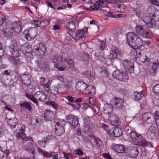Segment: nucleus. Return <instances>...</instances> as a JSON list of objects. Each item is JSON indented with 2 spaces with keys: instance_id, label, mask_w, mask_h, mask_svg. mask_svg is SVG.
Returning <instances> with one entry per match:
<instances>
[{
  "instance_id": "nucleus-1",
  "label": "nucleus",
  "mask_w": 159,
  "mask_h": 159,
  "mask_svg": "<svg viewBox=\"0 0 159 159\" xmlns=\"http://www.w3.org/2000/svg\"><path fill=\"white\" fill-rule=\"evenodd\" d=\"M21 24L20 21L12 23L9 27L5 29L4 32L8 36L14 35L21 31Z\"/></svg>"
},
{
  "instance_id": "nucleus-2",
  "label": "nucleus",
  "mask_w": 159,
  "mask_h": 159,
  "mask_svg": "<svg viewBox=\"0 0 159 159\" xmlns=\"http://www.w3.org/2000/svg\"><path fill=\"white\" fill-rule=\"evenodd\" d=\"M26 96L35 103H38V100L40 102H44L46 99L45 94L41 91L37 92L34 96L27 93Z\"/></svg>"
},
{
  "instance_id": "nucleus-3",
  "label": "nucleus",
  "mask_w": 159,
  "mask_h": 159,
  "mask_svg": "<svg viewBox=\"0 0 159 159\" xmlns=\"http://www.w3.org/2000/svg\"><path fill=\"white\" fill-rule=\"evenodd\" d=\"M129 135L135 145L142 146L145 139L141 134H137L136 132L133 131L129 133Z\"/></svg>"
},
{
  "instance_id": "nucleus-4",
  "label": "nucleus",
  "mask_w": 159,
  "mask_h": 159,
  "mask_svg": "<svg viewBox=\"0 0 159 159\" xmlns=\"http://www.w3.org/2000/svg\"><path fill=\"white\" fill-rule=\"evenodd\" d=\"M110 103L115 108L120 109L123 106L124 101L121 99L115 98L111 99Z\"/></svg>"
},
{
  "instance_id": "nucleus-5",
  "label": "nucleus",
  "mask_w": 159,
  "mask_h": 159,
  "mask_svg": "<svg viewBox=\"0 0 159 159\" xmlns=\"http://www.w3.org/2000/svg\"><path fill=\"white\" fill-rule=\"evenodd\" d=\"M135 39V40L133 41L130 47L134 49H143L144 45L143 41L141 38L137 35Z\"/></svg>"
},
{
  "instance_id": "nucleus-6",
  "label": "nucleus",
  "mask_w": 159,
  "mask_h": 159,
  "mask_svg": "<svg viewBox=\"0 0 159 159\" xmlns=\"http://www.w3.org/2000/svg\"><path fill=\"white\" fill-rule=\"evenodd\" d=\"M34 50L36 54L41 56H44L47 51L45 46L41 43H38L35 46Z\"/></svg>"
},
{
  "instance_id": "nucleus-7",
  "label": "nucleus",
  "mask_w": 159,
  "mask_h": 159,
  "mask_svg": "<svg viewBox=\"0 0 159 159\" xmlns=\"http://www.w3.org/2000/svg\"><path fill=\"white\" fill-rule=\"evenodd\" d=\"M37 150L40 154L43 155V156L46 158H50L52 156V159H58V154L55 152H52L50 153H48L47 152L39 148H37Z\"/></svg>"
},
{
  "instance_id": "nucleus-8",
  "label": "nucleus",
  "mask_w": 159,
  "mask_h": 159,
  "mask_svg": "<svg viewBox=\"0 0 159 159\" xmlns=\"http://www.w3.org/2000/svg\"><path fill=\"white\" fill-rule=\"evenodd\" d=\"M68 122L74 127H76L78 125L79 121L77 118L73 115H69L66 117Z\"/></svg>"
},
{
  "instance_id": "nucleus-9",
  "label": "nucleus",
  "mask_w": 159,
  "mask_h": 159,
  "mask_svg": "<svg viewBox=\"0 0 159 159\" xmlns=\"http://www.w3.org/2000/svg\"><path fill=\"white\" fill-rule=\"evenodd\" d=\"M25 150L29 152H31L33 154L32 159H35L34 156L35 153V148L34 144L31 142H28L27 143L25 146Z\"/></svg>"
},
{
  "instance_id": "nucleus-10",
  "label": "nucleus",
  "mask_w": 159,
  "mask_h": 159,
  "mask_svg": "<svg viewBox=\"0 0 159 159\" xmlns=\"http://www.w3.org/2000/svg\"><path fill=\"white\" fill-rule=\"evenodd\" d=\"M22 83L27 86L29 85L31 82V75L29 74L24 73L20 75Z\"/></svg>"
},
{
  "instance_id": "nucleus-11",
  "label": "nucleus",
  "mask_w": 159,
  "mask_h": 159,
  "mask_svg": "<svg viewBox=\"0 0 159 159\" xmlns=\"http://www.w3.org/2000/svg\"><path fill=\"white\" fill-rule=\"evenodd\" d=\"M135 52L136 55L134 56L135 58H139L141 62L144 63L146 62H149L150 61L151 59L144 53L139 52L137 53L136 51Z\"/></svg>"
},
{
  "instance_id": "nucleus-12",
  "label": "nucleus",
  "mask_w": 159,
  "mask_h": 159,
  "mask_svg": "<svg viewBox=\"0 0 159 159\" xmlns=\"http://www.w3.org/2000/svg\"><path fill=\"white\" fill-rule=\"evenodd\" d=\"M75 23V21H71L65 25V26L69 31L68 34L72 38L74 37V36H73V33L75 30L76 26Z\"/></svg>"
},
{
  "instance_id": "nucleus-13",
  "label": "nucleus",
  "mask_w": 159,
  "mask_h": 159,
  "mask_svg": "<svg viewBox=\"0 0 159 159\" xmlns=\"http://www.w3.org/2000/svg\"><path fill=\"white\" fill-rule=\"evenodd\" d=\"M108 120L111 122V124L114 126H119L120 124V119L115 114L109 115Z\"/></svg>"
},
{
  "instance_id": "nucleus-14",
  "label": "nucleus",
  "mask_w": 159,
  "mask_h": 159,
  "mask_svg": "<svg viewBox=\"0 0 159 159\" xmlns=\"http://www.w3.org/2000/svg\"><path fill=\"white\" fill-rule=\"evenodd\" d=\"M142 117L143 121L147 124H151L154 120L153 117L150 113H145L143 115Z\"/></svg>"
},
{
  "instance_id": "nucleus-15",
  "label": "nucleus",
  "mask_w": 159,
  "mask_h": 159,
  "mask_svg": "<svg viewBox=\"0 0 159 159\" xmlns=\"http://www.w3.org/2000/svg\"><path fill=\"white\" fill-rule=\"evenodd\" d=\"M112 149L118 153H123L125 151V148L122 145L113 144L111 146Z\"/></svg>"
},
{
  "instance_id": "nucleus-16",
  "label": "nucleus",
  "mask_w": 159,
  "mask_h": 159,
  "mask_svg": "<svg viewBox=\"0 0 159 159\" xmlns=\"http://www.w3.org/2000/svg\"><path fill=\"white\" fill-rule=\"evenodd\" d=\"M55 132L58 136H61L65 132L64 127L61 125L59 122H57L55 125Z\"/></svg>"
},
{
  "instance_id": "nucleus-17",
  "label": "nucleus",
  "mask_w": 159,
  "mask_h": 159,
  "mask_svg": "<svg viewBox=\"0 0 159 159\" xmlns=\"http://www.w3.org/2000/svg\"><path fill=\"white\" fill-rule=\"evenodd\" d=\"M44 117L46 121H52L54 118V114L52 111L47 110L44 111Z\"/></svg>"
},
{
  "instance_id": "nucleus-18",
  "label": "nucleus",
  "mask_w": 159,
  "mask_h": 159,
  "mask_svg": "<svg viewBox=\"0 0 159 159\" xmlns=\"http://www.w3.org/2000/svg\"><path fill=\"white\" fill-rule=\"evenodd\" d=\"M136 36V35L132 32L129 33L127 34L126 40L130 47L131 46L134 41V39H135Z\"/></svg>"
},
{
  "instance_id": "nucleus-19",
  "label": "nucleus",
  "mask_w": 159,
  "mask_h": 159,
  "mask_svg": "<svg viewBox=\"0 0 159 159\" xmlns=\"http://www.w3.org/2000/svg\"><path fill=\"white\" fill-rule=\"evenodd\" d=\"M87 87V84L83 81L77 82L75 86L76 89L80 92L86 89Z\"/></svg>"
},
{
  "instance_id": "nucleus-20",
  "label": "nucleus",
  "mask_w": 159,
  "mask_h": 159,
  "mask_svg": "<svg viewBox=\"0 0 159 159\" xmlns=\"http://www.w3.org/2000/svg\"><path fill=\"white\" fill-rule=\"evenodd\" d=\"M119 53L120 51L118 49L116 48L113 47L110 52L109 58L112 60L113 59L116 58Z\"/></svg>"
},
{
  "instance_id": "nucleus-21",
  "label": "nucleus",
  "mask_w": 159,
  "mask_h": 159,
  "mask_svg": "<svg viewBox=\"0 0 159 159\" xmlns=\"http://www.w3.org/2000/svg\"><path fill=\"white\" fill-rule=\"evenodd\" d=\"M110 132L111 134L110 135L115 137L120 136L122 134V131L119 128H115L111 129Z\"/></svg>"
},
{
  "instance_id": "nucleus-22",
  "label": "nucleus",
  "mask_w": 159,
  "mask_h": 159,
  "mask_svg": "<svg viewBox=\"0 0 159 159\" xmlns=\"http://www.w3.org/2000/svg\"><path fill=\"white\" fill-rule=\"evenodd\" d=\"M110 104V105L108 104H106L105 105V107L104 109V113L107 114L108 115V117H109V115H112V114H114L112 112L113 107Z\"/></svg>"
},
{
  "instance_id": "nucleus-23",
  "label": "nucleus",
  "mask_w": 159,
  "mask_h": 159,
  "mask_svg": "<svg viewBox=\"0 0 159 159\" xmlns=\"http://www.w3.org/2000/svg\"><path fill=\"white\" fill-rule=\"evenodd\" d=\"M62 58L60 56H55L52 59V62L55 63L54 67H57V66L60 65L62 62Z\"/></svg>"
},
{
  "instance_id": "nucleus-24",
  "label": "nucleus",
  "mask_w": 159,
  "mask_h": 159,
  "mask_svg": "<svg viewBox=\"0 0 159 159\" xmlns=\"http://www.w3.org/2000/svg\"><path fill=\"white\" fill-rule=\"evenodd\" d=\"M139 153L138 148L136 147H134L132 148L129 150V155L132 158L136 157Z\"/></svg>"
},
{
  "instance_id": "nucleus-25",
  "label": "nucleus",
  "mask_w": 159,
  "mask_h": 159,
  "mask_svg": "<svg viewBox=\"0 0 159 159\" xmlns=\"http://www.w3.org/2000/svg\"><path fill=\"white\" fill-rule=\"evenodd\" d=\"M86 92L87 93L92 96L94 95L96 93L95 88L92 85H87Z\"/></svg>"
},
{
  "instance_id": "nucleus-26",
  "label": "nucleus",
  "mask_w": 159,
  "mask_h": 159,
  "mask_svg": "<svg viewBox=\"0 0 159 159\" xmlns=\"http://www.w3.org/2000/svg\"><path fill=\"white\" fill-rule=\"evenodd\" d=\"M103 3L104 2L102 1H98L94 4V7L90 6V8L91 9L90 11L91 10L95 11L98 10L100 8V7H101Z\"/></svg>"
},
{
  "instance_id": "nucleus-27",
  "label": "nucleus",
  "mask_w": 159,
  "mask_h": 159,
  "mask_svg": "<svg viewBox=\"0 0 159 159\" xmlns=\"http://www.w3.org/2000/svg\"><path fill=\"white\" fill-rule=\"evenodd\" d=\"M9 48L10 52L13 51L14 48L16 49H19V46L16 41H12Z\"/></svg>"
},
{
  "instance_id": "nucleus-28",
  "label": "nucleus",
  "mask_w": 159,
  "mask_h": 159,
  "mask_svg": "<svg viewBox=\"0 0 159 159\" xmlns=\"http://www.w3.org/2000/svg\"><path fill=\"white\" fill-rule=\"evenodd\" d=\"M65 62L67 64V66L71 69H73L75 67L74 63L72 59H66Z\"/></svg>"
},
{
  "instance_id": "nucleus-29",
  "label": "nucleus",
  "mask_w": 159,
  "mask_h": 159,
  "mask_svg": "<svg viewBox=\"0 0 159 159\" xmlns=\"http://www.w3.org/2000/svg\"><path fill=\"white\" fill-rule=\"evenodd\" d=\"M144 30L143 28L140 25L137 26L135 28L136 33L139 36H142V34H143Z\"/></svg>"
},
{
  "instance_id": "nucleus-30",
  "label": "nucleus",
  "mask_w": 159,
  "mask_h": 159,
  "mask_svg": "<svg viewBox=\"0 0 159 159\" xmlns=\"http://www.w3.org/2000/svg\"><path fill=\"white\" fill-rule=\"evenodd\" d=\"M37 34L36 30L32 28H30V34L29 37L31 39H34L35 38Z\"/></svg>"
},
{
  "instance_id": "nucleus-31",
  "label": "nucleus",
  "mask_w": 159,
  "mask_h": 159,
  "mask_svg": "<svg viewBox=\"0 0 159 159\" xmlns=\"http://www.w3.org/2000/svg\"><path fill=\"white\" fill-rule=\"evenodd\" d=\"M95 55L97 57L98 59L100 61H104L105 60L103 53L102 52L99 53L98 51H96Z\"/></svg>"
},
{
  "instance_id": "nucleus-32",
  "label": "nucleus",
  "mask_w": 159,
  "mask_h": 159,
  "mask_svg": "<svg viewBox=\"0 0 159 159\" xmlns=\"http://www.w3.org/2000/svg\"><path fill=\"white\" fill-rule=\"evenodd\" d=\"M149 130L151 133L155 134H159V131L157 128L153 125H152L149 129Z\"/></svg>"
},
{
  "instance_id": "nucleus-33",
  "label": "nucleus",
  "mask_w": 159,
  "mask_h": 159,
  "mask_svg": "<svg viewBox=\"0 0 159 159\" xmlns=\"http://www.w3.org/2000/svg\"><path fill=\"white\" fill-rule=\"evenodd\" d=\"M95 141L96 146L98 148L101 149L103 148V143L99 138L95 139Z\"/></svg>"
},
{
  "instance_id": "nucleus-34",
  "label": "nucleus",
  "mask_w": 159,
  "mask_h": 159,
  "mask_svg": "<svg viewBox=\"0 0 159 159\" xmlns=\"http://www.w3.org/2000/svg\"><path fill=\"white\" fill-rule=\"evenodd\" d=\"M84 75L85 77H88L90 80L94 79V75L93 73H91V72L89 71H87L84 73Z\"/></svg>"
},
{
  "instance_id": "nucleus-35",
  "label": "nucleus",
  "mask_w": 159,
  "mask_h": 159,
  "mask_svg": "<svg viewBox=\"0 0 159 159\" xmlns=\"http://www.w3.org/2000/svg\"><path fill=\"white\" fill-rule=\"evenodd\" d=\"M20 107H23L24 108H25L26 109H28L29 111H31L32 109L29 103H27L26 102H25L21 104Z\"/></svg>"
},
{
  "instance_id": "nucleus-36",
  "label": "nucleus",
  "mask_w": 159,
  "mask_h": 159,
  "mask_svg": "<svg viewBox=\"0 0 159 159\" xmlns=\"http://www.w3.org/2000/svg\"><path fill=\"white\" fill-rule=\"evenodd\" d=\"M84 126L85 128L89 129V126L91 124V122L90 121L89 119V118L84 119Z\"/></svg>"
},
{
  "instance_id": "nucleus-37",
  "label": "nucleus",
  "mask_w": 159,
  "mask_h": 159,
  "mask_svg": "<svg viewBox=\"0 0 159 159\" xmlns=\"http://www.w3.org/2000/svg\"><path fill=\"white\" fill-rule=\"evenodd\" d=\"M134 100L135 101H139L142 98V96L140 93L135 92L134 93Z\"/></svg>"
},
{
  "instance_id": "nucleus-38",
  "label": "nucleus",
  "mask_w": 159,
  "mask_h": 159,
  "mask_svg": "<svg viewBox=\"0 0 159 159\" xmlns=\"http://www.w3.org/2000/svg\"><path fill=\"white\" fill-rule=\"evenodd\" d=\"M19 49H16L14 48L13 51L10 52L13 57H16L19 56Z\"/></svg>"
},
{
  "instance_id": "nucleus-39",
  "label": "nucleus",
  "mask_w": 159,
  "mask_h": 159,
  "mask_svg": "<svg viewBox=\"0 0 159 159\" xmlns=\"http://www.w3.org/2000/svg\"><path fill=\"white\" fill-rule=\"evenodd\" d=\"M123 64L125 69H128L130 67H131L130 62L128 60L126 59L123 61Z\"/></svg>"
},
{
  "instance_id": "nucleus-40",
  "label": "nucleus",
  "mask_w": 159,
  "mask_h": 159,
  "mask_svg": "<svg viewBox=\"0 0 159 159\" xmlns=\"http://www.w3.org/2000/svg\"><path fill=\"white\" fill-rule=\"evenodd\" d=\"M153 91L155 94H159V84L155 85L153 87Z\"/></svg>"
},
{
  "instance_id": "nucleus-41",
  "label": "nucleus",
  "mask_w": 159,
  "mask_h": 159,
  "mask_svg": "<svg viewBox=\"0 0 159 159\" xmlns=\"http://www.w3.org/2000/svg\"><path fill=\"white\" fill-rule=\"evenodd\" d=\"M102 127L105 130L107 131V134L110 135V134H111L110 132L111 130L109 129L108 125L105 124H102Z\"/></svg>"
},
{
  "instance_id": "nucleus-42",
  "label": "nucleus",
  "mask_w": 159,
  "mask_h": 159,
  "mask_svg": "<svg viewBox=\"0 0 159 159\" xmlns=\"http://www.w3.org/2000/svg\"><path fill=\"white\" fill-rule=\"evenodd\" d=\"M124 7L125 6L123 5L117 4L116 7V8L118 11L123 12Z\"/></svg>"
},
{
  "instance_id": "nucleus-43",
  "label": "nucleus",
  "mask_w": 159,
  "mask_h": 159,
  "mask_svg": "<svg viewBox=\"0 0 159 159\" xmlns=\"http://www.w3.org/2000/svg\"><path fill=\"white\" fill-rule=\"evenodd\" d=\"M158 66V62L157 61L153 63L152 65V69L153 72L155 73L156 72V70H157V68Z\"/></svg>"
},
{
  "instance_id": "nucleus-44",
  "label": "nucleus",
  "mask_w": 159,
  "mask_h": 159,
  "mask_svg": "<svg viewBox=\"0 0 159 159\" xmlns=\"http://www.w3.org/2000/svg\"><path fill=\"white\" fill-rule=\"evenodd\" d=\"M155 119L157 125L159 126V111H156L155 112Z\"/></svg>"
},
{
  "instance_id": "nucleus-45",
  "label": "nucleus",
  "mask_w": 159,
  "mask_h": 159,
  "mask_svg": "<svg viewBox=\"0 0 159 159\" xmlns=\"http://www.w3.org/2000/svg\"><path fill=\"white\" fill-rule=\"evenodd\" d=\"M89 58V56L86 53H84L82 54L81 56L80 60L82 61H86L88 60Z\"/></svg>"
},
{
  "instance_id": "nucleus-46",
  "label": "nucleus",
  "mask_w": 159,
  "mask_h": 159,
  "mask_svg": "<svg viewBox=\"0 0 159 159\" xmlns=\"http://www.w3.org/2000/svg\"><path fill=\"white\" fill-rule=\"evenodd\" d=\"M148 146L150 147L151 148L153 147L152 143L150 142H147L145 139L143 142V143L142 144L141 147H145Z\"/></svg>"
},
{
  "instance_id": "nucleus-47",
  "label": "nucleus",
  "mask_w": 159,
  "mask_h": 159,
  "mask_svg": "<svg viewBox=\"0 0 159 159\" xmlns=\"http://www.w3.org/2000/svg\"><path fill=\"white\" fill-rule=\"evenodd\" d=\"M99 42L100 43L99 46V49L101 50H104L106 46V42L102 41H100Z\"/></svg>"
},
{
  "instance_id": "nucleus-48",
  "label": "nucleus",
  "mask_w": 159,
  "mask_h": 159,
  "mask_svg": "<svg viewBox=\"0 0 159 159\" xmlns=\"http://www.w3.org/2000/svg\"><path fill=\"white\" fill-rule=\"evenodd\" d=\"M150 28H153L155 26V22L154 20L152 18L147 25Z\"/></svg>"
},
{
  "instance_id": "nucleus-49",
  "label": "nucleus",
  "mask_w": 159,
  "mask_h": 159,
  "mask_svg": "<svg viewBox=\"0 0 159 159\" xmlns=\"http://www.w3.org/2000/svg\"><path fill=\"white\" fill-rule=\"evenodd\" d=\"M50 80H49L45 84H44L43 86L44 88L45 89V90L47 91H48L50 89Z\"/></svg>"
},
{
  "instance_id": "nucleus-50",
  "label": "nucleus",
  "mask_w": 159,
  "mask_h": 159,
  "mask_svg": "<svg viewBox=\"0 0 159 159\" xmlns=\"http://www.w3.org/2000/svg\"><path fill=\"white\" fill-rule=\"evenodd\" d=\"M120 72L118 70H116L114 71L112 73V75L113 77L115 78L116 79H117L119 77V75L120 73Z\"/></svg>"
},
{
  "instance_id": "nucleus-51",
  "label": "nucleus",
  "mask_w": 159,
  "mask_h": 159,
  "mask_svg": "<svg viewBox=\"0 0 159 159\" xmlns=\"http://www.w3.org/2000/svg\"><path fill=\"white\" fill-rule=\"evenodd\" d=\"M153 18L150 16H147L145 17L143 21L147 25L150 22V21Z\"/></svg>"
},
{
  "instance_id": "nucleus-52",
  "label": "nucleus",
  "mask_w": 159,
  "mask_h": 159,
  "mask_svg": "<svg viewBox=\"0 0 159 159\" xmlns=\"http://www.w3.org/2000/svg\"><path fill=\"white\" fill-rule=\"evenodd\" d=\"M6 20V17L2 14H0V25H2Z\"/></svg>"
},
{
  "instance_id": "nucleus-53",
  "label": "nucleus",
  "mask_w": 159,
  "mask_h": 159,
  "mask_svg": "<svg viewBox=\"0 0 159 159\" xmlns=\"http://www.w3.org/2000/svg\"><path fill=\"white\" fill-rule=\"evenodd\" d=\"M30 29H26L25 30L23 33V34L25 35V38L27 39H28L29 34H30Z\"/></svg>"
},
{
  "instance_id": "nucleus-54",
  "label": "nucleus",
  "mask_w": 159,
  "mask_h": 159,
  "mask_svg": "<svg viewBox=\"0 0 159 159\" xmlns=\"http://www.w3.org/2000/svg\"><path fill=\"white\" fill-rule=\"evenodd\" d=\"M84 33V31L83 30H78V31L75 34V38L77 37V36H78V37L79 36L80 37V35H81V36Z\"/></svg>"
},
{
  "instance_id": "nucleus-55",
  "label": "nucleus",
  "mask_w": 159,
  "mask_h": 159,
  "mask_svg": "<svg viewBox=\"0 0 159 159\" xmlns=\"http://www.w3.org/2000/svg\"><path fill=\"white\" fill-rule=\"evenodd\" d=\"M38 144L41 147L44 148L46 143V141H39L38 142Z\"/></svg>"
},
{
  "instance_id": "nucleus-56",
  "label": "nucleus",
  "mask_w": 159,
  "mask_h": 159,
  "mask_svg": "<svg viewBox=\"0 0 159 159\" xmlns=\"http://www.w3.org/2000/svg\"><path fill=\"white\" fill-rule=\"evenodd\" d=\"M143 34H142V36L144 37H148L149 36V31H147L146 30L144 29L143 31Z\"/></svg>"
},
{
  "instance_id": "nucleus-57",
  "label": "nucleus",
  "mask_w": 159,
  "mask_h": 159,
  "mask_svg": "<svg viewBox=\"0 0 159 159\" xmlns=\"http://www.w3.org/2000/svg\"><path fill=\"white\" fill-rule=\"evenodd\" d=\"M13 77L14 78H12V80H13V82L15 83L17 82L18 81H20V76H14Z\"/></svg>"
},
{
  "instance_id": "nucleus-58",
  "label": "nucleus",
  "mask_w": 159,
  "mask_h": 159,
  "mask_svg": "<svg viewBox=\"0 0 159 159\" xmlns=\"http://www.w3.org/2000/svg\"><path fill=\"white\" fill-rule=\"evenodd\" d=\"M75 154L79 156H82L84 154L83 151L80 149L76 150L75 151Z\"/></svg>"
},
{
  "instance_id": "nucleus-59",
  "label": "nucleus",
  "mask_w": 159,
  "mask_h": 159,
  "mask_svg": "<svg viewBox=\"0 0 159 159\" xmlns=\"http://www.w3.org/2000/svg\"><path fill=\"white\" fill-rule=\"evenodd\" d=\"M4 52V50L2 48L1 44L0 43V61L2 60L1 58L3 55Z\"/></svg>"
},
{
  "instance_id": "nucleus-60",
  "label": "nucleus",
  "mask_w": 159,
  "mask_h": 159,
  "mask_svg": "<svg viewBox=\"0 0 159 159\" xmlns=\"http://www.w3.org/2000/svg\"><path fill=\"white\" fill-rule=\"evenodd\" d=\"M61 87H60V89H61L63 90H67L68 89V86L66 84L62 83L61 85Z\"/></svg>"
},
{
  "instance_id": "nucleus-61",
  "label": "nucleus",
  "mask_w": 159,
  "mask_h": 159,
  "mask_svg": "<svg viewBox=\"0 0 159 159\" xmlns=\"http://www.w3.org/2000/svg\"><path fill=\"white\" fill-rule=\"evenodd\" d=\"M49 105H51L54 108L56 109L57 107V105L54 102H49Z\"/></svg>"
},
{
  "instance_id": "nucleus-62",
  "label": "nucleus",
  "mask_w": 159,
  "mask_h": 159,
  "mask_svg": "<svg viewBox=\"0 0 159 159\" xmlns=\"http://www.w3.org/2000/svg\"><path fill=\"white\" fill-rule=\"evenodd\" d=\"M64 156L67 159H71L72 158V157H71V155L70 153H67L65 152L63 153Z\"/></svg>"
},
{
  "instance_id": "nucleus-63",
  "label": "nucleus",
  "mask_w": 159,
  "mask_h": 159,
  "mask_svg": "<svg viewBox=\"0 0 159 159\" xmlns=\"http://www.w3.org/2000/svg\"><path fill=\"white\" fill-rule=\"evenodd\" d=\"M55 78L61 81V82H63L64 80V78L61 75H56Z\"/></svg>"
},
{
  "instance_id": "nucleus-64",
  "label": "nucleus",
  "mask_w": 159,
  "mask_h": 159,
  "mask_svg": "<svg viewBox=\"0 0 159 159\" xmlns=\"http://www.w3.org/2000/svg\"><path fill=\"white\" fill-rule=\"evenodd\" d=\"M61 26L60 25H54L53 27V29L54 30H60L61 29Z\"/></svg>"
}]
</instances>
